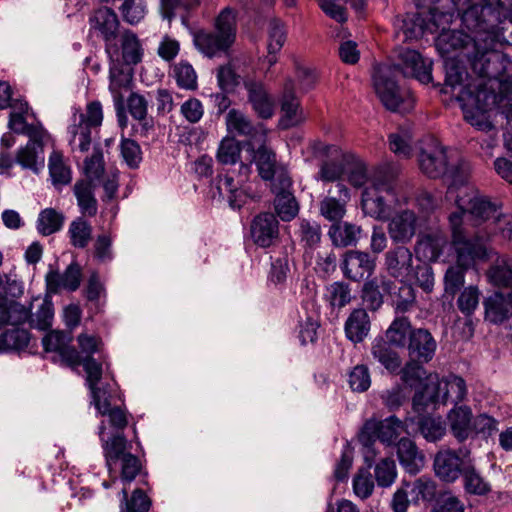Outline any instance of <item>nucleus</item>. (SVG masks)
Returning a JSON list of instances; mask_svg holds the SVG:
<instances>
[{
  "label": "nucleus",
  "mask_w": 512,
  "mask_h": 512,
  "mask_svg": "<svg viewBox=\"0 0 512 512\" xmlns=\"http://www.w3.org/2000/svg\"><path fill=\"white\" fill-rule=\"evenodd\" d=\"M457 210L448 217L451 239L453 240V223H457V229L471 244H480L484 248L490 239L489 229L492 221L499 214L496 204L480 195L472 187L465 188V195H456Z\"/></svg>",
  "instance_id": "f257e3e1"
},
{
  "label": "nucleus",
  "mask_w": 512,
  "mask_h": 512,
  "mask_svg": "<svg viewBox=\"0 0 512 512\" xmlns=\"http://www.w3.org/2000/svg\"><path fill=\"white\" fill-rule=\"evenodd\" d=\"M457 100L461 105L478 107L482 110H491L497 107L505 115L509 127L512 126V89L509 83L499 82L498 86L478 80L474 84L462 86L457 94Z\"/></svg>",
  "instance_id": "f03ea898"
},
{
  "label": "nucleus",
  "mask_w": 512,
  "mask_h": 512,
  "mask_svg": "<svg viewBox=\"0 0 512 512\" xmlns=\"http://www.w3.org/2000/svg\"><path fill=\"white\" fill-rule=\"evenodd\" d=\"M457 223H453V240L451 249L456 257V264L450 265L443 278L444 292L452 298L460 291L465 283V273L478 261L488 259V248L480 244H471L457 229Z\"/></svg>",
  "instance_id": "7ed1b4c3"
},
{
  "label": "nucleus",
  "mask_w": 512,
  "mask_h": 512,
  "mask_svg": "<svg viewBox=\"0 0 512 512\" xmlns=\"http://www.w3.org/2000/svg\"><path fill=\"white\" fill-rule=\"evenodd\" d=\"M236 16L226 7L215 19L212 29H198L193 32L195 48L207 58L227 55L236 40Z\"/></svg>",
  "instance_id": "20e7f679"
},
{
  "label": "nucleus",
  "mask_w": 512,
  "mask_h": 512,
  "mask_svg": "<svg viewBox=\"0 0 512 512\" xmlns=\"http://www.w3.org/2000/svg\"><path fill=\"white\" fill-rule=\"evenodd\" d=\"M393 74L392 66H379L373 76L375 91L387 110L408 113L414 108L415 98L409 89L397 85Z\"/></svg>",
  "instance_id": "39448f33"
},
{
  "label": "nucleus",
  "mask_w": 512,
  "mask_h": 512,
  "mask_svg": "<svg viewBox=\"0 0 512 512\" xmlns=\"http://www.w3.org/2000/svg\"><path fill=\"white\" fill-rule=\"evenodd\" d=\"M396 203V192L391 181L375 179L363 190L362 211L375 220H389L394 213Z\"/></svg>",
  "instance_id": "423d86ee"
},
{
  "label": "nucleus",
  "mask_w": 512,
  "mask_h": 512,
  "mask_svg": "<svg viewBox=\"0 0 512 512\" xmlns=\"http://www.w3.org/2000/svg\"><path fill=\"white\" fill-rule=\"evenodd\" d=\"M455 10L462 11V22L464 26L474 33L473 41L475 48H480L482 43L485 47H492L496 44L495 26L489 25L485 20V12L490 8L473 3V0H455Z\"/></svg>",
  "instance_id": "0eeeda50"
},
{
  "label": "nucleus",
  "mask_w": 512,
  "mask_h": 512,
  "mask_svg": "<svg viewBox=\"0 0 512 512\" xmlns=\"http://www.w3.org/2000/svg\"><path fill=\"white\" fill-rule=\"evenodd\" d=\"M494 46L495 44L486 48L485 43H482L480 48H476L481 54L472 63L473 71L479 76V80L491 83V87L493 84L498 86L499 82H506L512 89V79H509L512 63L506 55L495 51Z\"/></svg>",
  "instance_id": "6e6552de"
},
{
  "label": "nucleus",
  "mask_w": 512,
  "mask_h": 512,
  "mask_svg": "<svg viewBox=\"0 0 512 512\" xmlns=\"http://www.w3.org/2000/svg\"><path fill=\"white\" fill-rule=\"evenodd\" d=\"M89 22L91 30L103 39L105 52L110 61L120 62L118 37L122 31H120V22L117 14L110 8H99L90 17Z\"/></svg>",
  "instance_id": "1a4fd4ad"
},
{
  "label": "nucleus",
  "mask_w": 512,
  "mask_h": 512,
  "mask_svg": "<svg viewBox=\"0 0 512 512\" xmlns=\"http://www.w3.org/2000/svg\"><path fill=\"white\" fill-rule=\"evenodd\" d=\"M251 173V167L241 163L237 175L234 171L227 172L224 176H219L217 189L222 197L233 209L241 208L248 198L247 182Z\"/></svg>",
  "instance_id": "9d476101"
},
{
  "label": "nucleus",
  "mask_w": 512,
  "mask_h": 512,
  "mask_svg": "<svg viewBox=\"0 0 512 512\" xmlns=\"http://www.w3.org/2000/svg\"><path fill=\"white\" fill-rule=\"evenodd\" d=\"M404 430V423L396 416L381 421L370 419L363 426L360 441L369 451L376 440L387 445L394 443Z\"/></svg>",
  "instance_id": "9b49d317"
},
{
  "label": "nucleus",
  "mask_w": 512,
  "mask_h": 512,
  "mask_svg": "<svg viewBox=\"0 0 512 512\" xmlns=\"http://www.w3.org/2000/svg\"><path fill=\"white\" fill-rule=\"evenodd\" d=\"M293 181L289 174L281 172L278 179L270 185L274 194V209L284 222L293 220L299 213V204L292 191Z\"/></svg>",
  "instance_id": "f8f14e48"
},
{
  "label": "nucleus",
  "mask_w": 512,
  "mask_h": 512,
  "mask_svg": "<svg viewBox=\"0 0 512 512\" xmlns=\"http://www.w3.org/2000/svg\"><path fill=\"white\" fill-rule=\"evenodd\" d=\"M468 451L459 449L456 452L451 449H443L436 453L433 467L437 477L442 481L452 483L463 474L464 466L470 461L465 460Z\"/></svg>",
  "instance_id": "ddd939ff"
},
{
  "label": "nucleus",
  "mask_w": 512,
  "mask_h": 512,
  "mask_svg": "<svg viewBox=\"0 0 512 512\" xmlns=\"http://www.w3.org/2000/svg\"><path fill=\"white\" fill-rule=\"evenodd\" d=\"M449 156L437 140L428 139L418 157L420 169L430 178H438L447 171Z\"/></svg>",
  "instance_id": "4468645a"
},
{
  "label": "nucleus",
  "mask_w": 512,
  "mask_h": 512,
  "mask_svg": "<svg viewBox=\"0 0 512 512\" xmlns=\"http://www.w3.org/2000/svg\"><path fill=\"white\" fill-rule=\"evenodd\" d=\"M350 190L343 183H337L327 191V195L319 202L320 215L332 224L343 219L350 201Z\"/></svg>",
  "instance_id": "2eb2a0df"
},
{
  "label": "nucleus",
  "mask_w": 512,
  "mask_h": 512,
  "mask_svg": "<svg viewBox=\"0 0 512 512\" xmlns=\"http://www.w3.org/2000/svg\"><path fill=\"white\" fill-rule=\"evenodd\" d=\"M228 130L248 138V150H254L258 143L267 141V130L263 124L254 125L242 112L230 110L226 117Z\"/></svg>",
  "instance_id": "dca6fc26"
},
{
  "label": "nucleus",
  "mask_w": 512,
  "mask_h": 512,
  "mask_svg": "<svg viewBox=\"0 0 512 512\" xmlns=\"http://www.w3.org/2000/svg\"><path fill=\"white\" fill-rule=\"evenodd\" d=\"M400 62L392 67L393 72L402 73L405 77L417 79L423 84L432 80V61L423 58L415 50H404L399 54Z\"/></svg>",
  "instance_id": "f3484780"
},
{
  "label": "nucleus",
  "mask_w": 512,
  "mask_h": 512,
  "mask_svg": "<svg viewBox=\"0 0 512 512\" xmlns=\"http://www.w3.org/2000/svg\"><path fill=\"white\" fill-rule=\"evenodd\" d=\"M417 216L406 209L392 215L388 223V234L394 243H409L416 233Z\"/></svg>",
  "instance_id": "a211bd4d"
},
{
  "label": "nucleus",
  "mask_w": 512,
  "mask_h": 512,
  "mask_svg": "<svg viewBox=\"0 0 512 512\" xmlns=\"http://www.w3.org/2000/svg\"><path fill=\"white\" fill-rule=\"evenodd\" d=\"M280 109L282 117L280 125L283 128H290L303 121V114L300 101L294 92V82L292 79H286L283 85V91L280 96Z\"/></svg>",
  "instance_id": "6ab92c4d"
},
{
  "label": "nucleus",
  "mask_w": 512,
  "mask_h": 512,
  "mask_svg": "<svg viewBox=\"0 0 512 512\" xmlns=\"http://www.w3.org/2000/svg\"><path fill=\"white\" fill-rule=\"evenodd\" d=\"M257 145L258 147H254V150L251 151L262 180L269 181L271 185L278 179L281 172L289 174L285 167L278 164L275 152L266 146V142Z\"/></svg>",
  "instance_id": "aec40b11"
},
{
  "label": "nucleus",
  "mask_w": 512,
  "mask_h": 512,
  "mask_svg": "<svg viewBox=\"0 0 512 512\" xmlns=\"http://www.w3.org/2000/svg\"><path fill=\"white\" fill-rule=\"evenodd\" d=\"M375 269V259L368 253L350 250L344 254L342 270L345 277L353 281H360L370 276Z\"/></svg>",
  "instance_id": "412c9836"
},
{
  "label": "nucleus",
  "mask_w": 512,
  "mask_h": 512,
  "mask_svg": "<svg viewBox=\"0 0 512 512\" xmlns=\"http://www.w3.org/2000/svg\"><path fill=\"white\" fill-rule=\"evenodd\" d=\"M279 236V222L270 212L258 214L251 223V237L260 247H269Z\"/></svg>",
  "instance_id": "4be33fe9"
},
{
  "label": "nucleus",
  "mask_w": 512,
  "mask_h": 512,
  "mask_svg": "<svg viewBox=\"0 0 512 512\" xmlns=\"http://www.w3.org/2000/svg\"><path fill=\"white\" fill-rule=\"evenodd\" d=\"M436 347L434 337L424 328H415L406 346L409 358L422 363H428L433 359Z\"/></svg>",
  "instance_id": "5701e85b"
},
{
  "label": "nucleus",
  "mask_w": 512,
  "mask_h": 512,
  "mask_svg": "<svg viewBox=\"0 0 512 512\" xmlns=\"http://www.w3.org/2000/svg\"><path fill=\"white\" fill-rule=\"evenodd\" d=\"M82 268L77 262L70 263L63 273L50 271L46 275L47 290L58 293L60 290L76 291L81 284Z\"/></svg>",
  "instance_id": "b1692460"
},
{
  "label": "nucleus",
  "mask_w": 512,
  "mask_h": 512,
  "mask_svg": "<svg viewBox=\"0 0 512 512\" xmlns=\"http://www.w3.org/2000/svg\"><path fill=\"white\" fill-rule=\"evenodd\" d=\"M71 340V336L64 332L51 331L45 335L42 343L46 351L58 352L69 366L78 367L80 364V354L74 347L69 346Z\"/></svg>",
  "instance_id": "393cba45"
},
{
  "label": "nucleus",
  "mask_w": 512,
  "mask_h": 512,
  "mask_svg": "<svg viewBox=\"0 0 512 512\" xmlns=\"http://www.w3.org/2000/svg\"><path fill=\"white\" fill-rule=\"evenodd\" d=\"M413 255L404 245L396 246L385 254V267L394 278H407L412 275Z\"/></svg>",
  "instance_id": "a878e982"
},
{
  "label": "nucleus",
  "mask_w": 512,
  "mask_h": 512,
  "mask_svg": "<svg viewBox=\"0 0 512 512\" xmlns=\"http://www.w3.org/2000/svg\"><path fill=\"white\" fill-rule=\"evenodd\" d=\"M325 152L331 158L320 163L315 179L325 183L342 182L345 174L344 155L336 146H327Z\"/></svg>",
  "instance_id": "bb28decb"
},
{
  "label": "nucleus",
  "mask_w": 512,
  "mask_h": 512,
  "mask_svg": "<svg viewBox=\"0 0 512 512\" xmlns=\"http://www.w3.org/2000/svg\"><path fill=\"white\" fill-rule=\"evenodd\" d=\"M248 101L253 110L262 119H269L274 114V100L265 85L258 81L245 82Z\"/></svg>",
  "instance_id": "cd10ccee"
},
{
  "label": "nucleus",
  "mask_w": 512,
  "mask_h": 512,
  "mask_svg": "<svg viewBox=\"0 0 512 512\" xmlns=\"http://www.w3.org/2000/svg\"><path fill=\"white\" fill-rule=\"evenodd\" d=\"M447 420L452 435L459 442H464L473 434V414L469 406H455L447 414Z\"/></svg>",
  "instance_id": "c85d7f7f"
},
{
  "label": "nucleus",
  "mask_w": 512,
  "mask_h": 512,
  "mask_svg": "<svg viewBox=\"0 0 512 512\" xmlns=\"http://www.w3.org/2000/svg\"><path fill=\"white\" fill-rule=\"evenodd\" d=\"M483 304L487 320L495 324L504 322L512 311V289L506 294L493 293L484 300Z\"/></svg>",
  "instance_id": "c756f323"
},
{
  "label": "nucleus",
  "mask_w": 512,
  "mask_h": 512,
  "mask_svg": "<svg viewBox=\"0 0 512 512\" xmlns=\"http://www.w3.org/2000/svg\"><path fill=\"white\" fill-rule=\"evenodd\" d=\"M370 326L371 322L367 311L363 308L354 309L345 322V335L351 342L361 343L368 336Z\"/></svg>",
  "instance_id": "7c9ffc66"
},
{
  "label": "nucleus",
  "mask_w": 512,
  "mask_h": 512,
  "mask_svg": "<svg viewBox=\"0 0 512 512\" xmlns=\"http://www.w3.org/2000/svg\"><path fill=\"white\" fill-rule=\"evenodd\" d=\"M380 287L393 297V303L397 311L402 313L409 311L416 303V295L414 288L406 283L401 282L399 287L390 280H382Z\"/></svg>",
  "instance_id": "2f4dec72"
},
{
  "label": "nucleus",
  "mask_w": 512,
  "mask_h": 512,
  "mask_svg": "<svg viewBox=\"0 0 512 512\" xmlns=\"http://www.w3.org/2000/svg\"><path fill=\"white\" fill-rule=\"evenodd\" d=\"M393 347L383 337H377L372 342L371 354L389 372L397 373L401 368L402 360L399 353Z\"/></svg>",
  "instance_id": "473e14b6"
},
{
  "label": "nucleus",
  "mask_w": 512,
  "mask_h": 512,
  "mask_svg": "<svg viewBox=\"0 0 512 512\" xmlns=\"http://www.w3.org/2000/svg\"><path fill=\"white\" fill-rule=\"evenodd\" d=\"M361 227L342 220L331 224L328 236L336 247L355 246L360 238Z\"/></svg>",
  "instance_id": "72a5a7b5"
},
{
  "label": "nucleus",
  "mask_w": 512,
  "mask_h": 512,
  "mask_svg": "<svg viewBox=\"0 0 512 512\" xmlns=\"http://www.w3.org/2000/svg\"><path fill=\"white\" fill-rule=\"evenodd\" d=\"M397 455L400 464L411 474H416L423 466L424 456L416 444L408 438H402L398 442Z\"/></svg>",
  "instance_id": "f704fd0d"
},
{
  "label": "nucleus",
  "mask_w": 512,
  "mask_h": 512,
  "mask_svg": "<svg viewBox=\"0 0 512 512\" xmlns=\"http://www.w3.org/2000/svg\"><path fill=\"white\" fill-rule=\"evenodd\" d=\"M414 329L408 317H396L386 330L383 338L395 348H406Z\"/></svg>",
  "instance_id": "c9c22d12"
},
{
  "label": "nucleus",
  "mask_w": 512,
  "mask_h": 512,
  "mask_svg": "<svg viewBox=\"0 0 512 512\" xmlns=\"http://www.w3.org/2000/svg\"><path fill=\"white\" fill-rule=\"evenodd\" d=\"M67 235L72 247L86 249L93 239V227L83 216H79L69 224Z\"/></svg>",
  "instance_id": "e433bc0d"
},
{
  "label": "nucleus",
  "mask_w": 512,
  "mask_h": 512,
  "mask_svg": "<svg viewBox=\"0 0 512 512\" xmlns=\"http://www.w3.org/2000/svg\"><path fill=\"white\" fill-rule=\"evenodd\" d=\"M43 140L44 138H39L38 140L29 139L26 146L19 149L16 161L23 168L32 169L34 171L38 170V165H44V156H43Z\"/></svg>",
  "instance_id": "4c0bfd02"
},
{
  "label": "nucleus",
  "mask_w": 512,
  "mask_h": 512,
  "mask_svg": "<svg viewBox=\"0 0 512 512\" xmlns=\"http://www.w3.org/2000/svg\"><path fill=\"white\" fill-rule=\"evenodd\" d=\"M94 187V184L90 181L79 180L73 188L81 213L89 217H94L98 210L97 200L94 197Z\"/></svg>",
  "instance_id": "58836bf2"
},
{
  "label": "nucleus",
  "mask_w": 512,
  "mask_h": 512,
  "mask_svg": "<svg viewBox=\"0 0 512 512\" xmlns=\"http://www.w3.org/2000/svg\"><path fill=\"white\" fill-rule=\"evenodd\" d=\"M120 48V60L126 64H137L142 58V49L136 34L130 30H124L118 37Z\"/></svg>",
  "instance_id": "ea45409f"
},
{
  "label": "nucleus",
  "mask_w": 512,
  "mask_h": 512,
  "mask_svg": "<svg viewBox=\"0 0 512 512\" xmlns=\"http://www.w3.org/2000/svg\"><path fill=\"white\" fill-rule=\"evenodd\" d=\"M286 41V29L284 24L278 19H272L268 28V55L266 61L269 67L277 62V53L282 49Z\"/></svg>",
  "instance_id": "a19ab883"
},
{
  "label": "nucleus",
  "mask_w": 512,
  "mask_h": 512,
  "mask_svg": "<svg viewBox=\"0 0 512 512\" xmlns=\"http://www.w3.org/2000/svg\"><path fill=\"white\" fill-rule=\"evenodd\" d=\"M30 340L31 335L27 329L12 327L0 334V352L24 350Z\"/></svg>",
  "instance_id": "79ce46f5"
},
{
  "label": "nucleus",
  "mask_w": 512,
  "mask_h": 512,
  "mask_svg": "<svg viewBox=\"0 0 512 512\" xmlns=\"http://www.w3.org/2000/svg\"><path fill=\"white\" fill-rule=\"evenodd\" d=\"M171 76L180 89L195 91L198 88V76L194 67L186 60L173 65Z\"/></svg>",
  "instance_id": "37998d69"
},
{
  "label": "nucleus",
  "mask_w": 512,
  "mask_h": 512,
  "mask_svg": "<svg viewBox=\"0 0 512 512\" xmlns=\"http://www.w3.org/2000/svg\"><path fill=\"white\" fill-rule=\"evenodd\" d=\"M444 175L450 180L448 194L453 195L455 190H459V193L456 195H465L466 183L470 175V167L467 162L457 160L450 168L447 166V171Z\"/></svg>",
  "instance_id": "c03bdc74"
},
{
  "label": "nucleus",
  "mask_w": 512,
  "mask_h": 512,
  "mask_svg": "<svg viewBox=\"0 0 512 512\" xmlns=\"http://www.w3.org/2000/svg\"><path fill=\"white\" fill-rule=\"evenodd\" d=\"M110 67V83L109 90L113 96L114 103L117 108L122 107L124 103V97L122 90H128L131 84V77L123 70L116 67L115 63Z\"/></svg>",
  "instance_id": "a18cd8bd"
},
{
  "label": "nucleus",
  "mask_w": 512,
  "mask_h": 512,
  "mask_svg": "<svg viewBox=\"0 0 512 512\" xmlns=\"http://www.w3.org/2000/svg\"><path fill=\"white\" fill-rule=\"evenodd\" d=\"M65 216L54 208L42 210L37 219V230L43 236L52 235L63 227Z\"/></svg>",
  "instance_id": "49530a36"
},
{
  "label": "nucleus",
  "mask_w": 512,
  "mask_h": 512,
  "mask_svg": "<svg viewBox=\"0 0 512 512\" xmlns=\"http://www.w3.org/2000/svg\"><path fill=\"white\" fill-rule=\"evenodd\" d=\"M445 392L442 396L444 404H454L458 406L467 395V386L465 380L457 375H449L444 380Z\"/></svg>",
  "instance_id": "de8ad7c7"
},
{
  "label": "nucleus",
  "mask_w": 512,
  "mask_h": 512,
  "mask_svg": "<svg viewBox=\"0 0 512 512\" xmlns=\"http://www.w3.org/2000/svg\"><path fill=\"white\" fill-rule=\"evenodd\" d=\"M466 492L473 495H486L490 492L489 483L480 475L470 462L464 466L462 474Z\"/></svg>",
  "instance_id": "09e8293b"
},
{
  "label": "nucleus",
  "mask_w": 512,
  "mask_h": 512,
  "mask_svg": "<svg viewBox=\"0 0 512 512\" xmlns=\"http://www.w3.org/2000/svg\"><path fill=\"white\" fill-rule=\"evenodd\" d=\"M420 434L429 442H437L446 434V424L441 417L423 416L418 420Z\"/></svg>",
  "instance_id": "8fccbe9b"
},
{
  "label": "nucleus",
  "mask_w": 512,
  "mask_h": 512,
  "mask_svg": "<svg viewBox=\"0 0 512 512\" xmlns=\"http://www.w3.org/2000/svg\"><path fill=\"white\" fill-rule=\"evenodd\" d=\"M8 126L13 132L26 135L31 140H38L47 136L41 125L28 124L25 115L20 113H10Z\"/></svg>",
  "instance_id": "3c124183"
},
{
  "label": "nucleus",
  "mask_w": 512,
  "mask_h": 512,
  "mask_svg": "<svg viewBox=\"0 0 512 512\" xmlns=\"http://www.w3.org/2000/svg\"><path fill=\"white\" fill-rule=\"evenodd\" d=\"M49 172L55 186L67 185L71 182V170L64 162L63 155L54 151L49 157Z\"/></svg>",
  "instance_id": "603ef678"
},
{
  "label": "nucleus",
  "mask_w": 512,
  "mask_h": 512,
  "mask_svg": "<svg viewBox=\"0 0 512 512\" xmlns=\"http://www.w3.org/2000/svg\"><path fill=\"white\" fill-rule=\"evenodd\" d=\"M127 446V440L122 434L114 435L110 441H106L103 444L106 465L109 470H111L112 465L116 464L126 454H130L127 451Z\"/></svg>",
  "instance_id": "864d4df0"
},
{
  "label": "nucleus",
  "mask_w": 512,
  "mask_h": 512,
  "mask_svg": "<svg viewBox=\"0 0 512 512\" xmlns=\"http://www.w3.org/2000/svg\"><path fill=\"white\" fill-rule=\"evenodd\" d=\"M412 134L408 129L400 128L389 135L390 150L401 158H408L412 153Z\"/></svg>",
  "instance_id": "5fc2aeb1"
},
{
  "label": "nucleus",
  "mask_w": 512,
  "mask_h": 512,
  "mask_svg": "<svg viewBox=\"0 0 512 512\" xmlns=\"http://www.w3.org/2000/svg\"><path fill=\"white\" fill-rule=\"evenodd\" d=\"M299 237L305 247L315 248L322 237L321 226L315 221L307 219L299 220Z\"/></svg>",
  "instance_id": "6e6d98bb"
},
{
  "label": "nucleus",
  "mask_w": 512,
  "mask_h": 512,
  "mask_svg": "<svg viewBox=\"0 0 512 512\" xmlns=\"http://www.w3.org/2000/svg\"><path fill=\"white\" fill-rule=\"evenodd\" d=\"M84 171L87 181L93 183L100 180L105 172L103 153L100 147L95 146L93 154L84 161Z\"/></svg>",
  "instance_id": "4d7b16f0"
},
{
  "label": "nucleus",
  "mask_w": 512,
  "mask_h": 512,
  "mask_svg": "<svg viewBox=\"0 0 512 512\" xmlns=\"http://www.w3.org/2000/svg\"><path fill=\"white\" fill-rule=\"evenodd\" d=\"M127 106L130 115L135 120L143 122L144 129L152 127L147 121L148 101L143 95L132 92L127 99Z\"/></svg>",
  "instance_id": "13d9d810"
},
{
  "label": "nucleus",
  "mask_w": 512,
  "mask_h": 512,
  "mask_svg": "<svg viewBox=\"0 0 512 512\" xmlns=\"http://www.w3.org/2000/svg\"><path fill=\"white\" fill-rule=\"evenodd\" d=\"M113 239L110 233L104 232L98 234L95 238L92 248V254L96 261L107 263L113 259L112 250Z\"/></svg>",
  "instance_id": "bf43d9fd"
},
{
  "label": "nucleus",
  "mask_w": 512,
  "mask_h": 512,
  "mask_svg": "<svg viewBox=\"0 0 512 512\" xmlns=\"http://www.w3.org/2000/svg\"><path fill=\"white\" fill-rule=\"evenodd\" d=\"M480 294L478 287L473 285L461 291L457 299V306L462 314L470 316L474 313L479 304Z\"/></svg>",
  "instance_id": "052dcab7"
},
{
  "label": "nucleus",
  "mask_w": 512,
  "mask_h": 512,
  "mask_svg": "<svg viewBox=\"0 0 512 512\" xmlns=\"http://www.w3.org/2000/svg\"><path fill=\"white\" fill-rule=\"evenodd\" d=\"M395 461L390 458L382 459L375 467V479L381 487H389L396 478Z\"/></svg>",
  "instance_id": "680f3d73"
},
{
  "label": "nucleus",
  "mask_w": 512,
  "mask_h": 512,
  "mask_svg": "<svg viewBox=\"0 0 512 512\" xmlns=\"http://www.w3.org/2000/svg\"><path fill=\"white\" fill-rule=\"evenodd\" d=\"M422 362L409 358L404 367L400 370L401 379L410 386L420 383L426 374Z\"/></svg>",
  "instance_id": "e2e57ef3"
},
{
  "label": "nucleus",
  "mask_w": 512,
  "mask_h": 512,
  "mask_svg": "<svg viewBox=\"0 0 512 512\" xmlns=\"http://www.w3.org/2000/svg\"><path fill=\"white\" fill-rule=\"evenodd\" d=\"M489 281L498 287H508L512 283V267L506 262L494 264L487 272Z\"/></svg>",
  "instance_id": "0e129e2a"
},
{
  "label": "nucleus",
  "mask_w": 512,
  "mask_h": 512,
  "mask_svg": "<svg viewBox=\"0 0 512 512\" xmlns=\"http://www.w3.org/2000/svg\"><path fill=\"white\" fill-rule=\"evenodd\" d=\"M241 148L232 138H225L221 141L217 152V159L220 163L235 164L240 158Z\"/></svg>",
  "instance_id": "69168bd1"
},
{
  "label": "nucleus",
  "mask_w": 512,
  "mask_h": 512,
  "mask_svg": "<svg viewBox=\"0 0 512 512\" xmlns=\"http://www.w3.org/2000/svg\"><path fill=\"white\" fill-rule=\"evenodd\" d=\"M123 501L126 505V512H148L150 508V500L141 489H136L132 493L131 499L128 500L126 488L122 489Z\"/></svg>",
  "instance_id": "338daca9"
},
{
  "label": "nucleus",
  "mask_w": 512,
  "mask_h": 512,
  "mask_svg": "<svg viewBox=\"0 0 512 512\" xmlns=\"http://www.w3.org/2000/svg\"><path fill=\"white\" fill-rule=\"evenodd\" d=\"M53 316L54 310L52 302L44 300L37 310L35 317L31 315L30 327L37 328L39 330H46L51 327Z\"/></svg>",
  "instance_id": "774afa93"
}]
</instances>
